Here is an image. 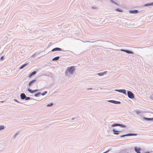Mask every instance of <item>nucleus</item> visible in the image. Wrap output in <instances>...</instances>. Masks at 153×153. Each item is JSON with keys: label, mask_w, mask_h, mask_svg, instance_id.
<instances>
[{"label": "nucleus", "mask_w": 153, "mask_h": 153, "mask_svg": "<svg viewBox=\"0 0 153 153\" xmlns=\"http://www.w3.org/2000/svg\"><path fill=\"white\" fill-rule=\"evenodd\" d=\"M74 70L75 68L74 67L71 66L68 68L67 71H68V72L71 74L73 73Z\"/></svg>", "instance_id": "nucleus-1"}, {"label": "nucleus", "mask_w": 153, "mask_h": 153, "mask_svg": "<svg viewBox=\"0 0 153 153\" xmlns=\"http://www.w3.org/2000/svg\"><path fill=\"white\" fill-rule=\"evenodd\" d=\"M127 94L128 97L132 99L134 97V95L131 91H128Z\"/></svg>", "instance_id": "nucleus-2"}, {"label": "nucleus", "mask_w": 153, "mask_h": 153, "mask_svg": "<svg viewBox=\"0 0 153 153\" xmlns=\"http://www.w3.org/2000/svg\"><path fill=\"white\" fill-rule=\"evenodd\" d=\"M61 50V49L59 48H55L52 50V51H60Z\"/></svg>", "instance_id": "nucleus-3"}, {"label": "nucleus", "mask_w": 153, "mask_h": 153, "mask_svg": "<svg viewBox=\"0 0 153 153\" xmlns=\"http://www.w3.org/2000/svg\"><path fill=\"white\" fill-rule=\"evenodd\" d=\"M30 93H33L34 92H36L38 91V90H35L33 91H32L31 89H30V88H28V89Z\"/></svg>", "instance_id": "nucleus-4"}, {"label": "nucleus", "mask_w": 153, "mask_h": 153, "mask_svg": "<svg viewBox=\"0 0 153 153\" xmlns=\"http://www.w3.org/2000/svg\"><path fill=\"white\" fill-rule=\"evenodd\" d=\"M21 97L22 99H24L26 98V96L24 94L22 93L21 94Z\"/></svg>", "instance_id": "nucleus-5"}, {"label": "nucleus", "mask_w": 153, "mask_h": 153, "mask_svg": "<svg viewBox=\"0 0 153 153\" xmlns=\"http://www.w3.org/2000/svg\"><path fill=\"white\" fill-rule=\"evenodd\" d=\"M130 13H137L138 12V11L137 10H130L129 11Z\"/></svg>", "instance_id": "nucleus-6"}, {"label": "nucleus", "mask_w": 153, "mask_h": 153, "mask_svg": "<svg viewBox=\"0 0 153 153\" xmlns=\"http://www.w3.org/2000/svg\"><path fill=\"white\" fill-rule=\"evenodd\" d=\"M36 73V71H34L32 73H31L30 75L29 76V77H32V76L33 75H35Z\"/></svg>", "instance_id": "nucleus-7"}, {"label": "nucleus", "mask_w": 153, "mask_h": 153, "mask_svg": "<svg viewBox=\"0 0 153 153\" xmlns=\"http://www.w3.org/2000/svg\"><path fill=\"white\" fill-rule=\"evenodd\" d=\"M119 92L122 93H123L124 94H126V91L124 89L119 90Z\"/></svg>", "instance_id": "nucleus-8"}, {"label": "nucleus", "mask_w": 153, "mask_h": 153, "mask_svg": "<svg viewBox=\"0 0 153 153\" xmlns=\"http://www.w3.org/2000/svg\"><path fill=\"white\" fill-rule=\"evenodd\" d=\"M36 81V80L34 79L31 81L29 83V85L30 86H32V84Z\"/></svg>", "instance_id": "nucleus-9"}, {"label": "nucleus", "mask_w": 153, "mask_h": 153, "mask_svg": "<svg viewBox=\"0 0 153 153\" xmlns=\"http://www.w3.org/2000/svg\"><path fill=\"white\" fill-rule=\"evenodd\" d=\"M106 72V71H105L102 73H99L98 74V75L100 76H102L104 75V74H105Z\"/></svg>", "instance_id": "nucleus-10"}, {"label": "nucleus", "mask_w": 153, "mask_h": 153, "mask_svg": "<svg viewBox=\"0 0 153 153\" xmlns=\"http://www.w3.org/2000/svg\"><path fill=\"white\" fill-rule=\"evenodd\" d=\"M134 150L135 151L137 152H140L141 149L140 148H137V147H135L134 148Z\"/></svg>", "instance_id": "nucleus-11"}, {"label": "nucleus", "mask_w": 153, "mask_h": 153, "mask_svg": "<svg viewBox=\"0 0 153 153\" xmlns=\"http://www.w3.org/2000/svg\"><path fill=\"white\" fill-rule=\"evenodd\" d=\"M113 131L114 132V134H119V131H117L115 129H113Z\"/></svg>", "instance_id": "nucleus-12"}, {"label": "nucleus", "mask_w": 153, "mask_h": 153, "mask_svg": "<svg viewBox=\"0 0 153 153\" xmlns=\"http://www.w3.org/2000/svg\"><path fill=\"white\" fill-rule=\"evenodd\" d=\"M132 134H132L129 133V134H125V135H122L121 136V137H123L126 136H131Z\"/></svg>", "instance_id": "nucleus-13"}, {"label": "nucleus", "mask_w": 153, "mask_h": 153, "mask_svg": "<svg viewBox=\"0 0 153 153\" xmlns=\"http://www.w3.org/2000/svg\"><path fill=\"white\" fill-rule=\"evenodd\" d=\"M144 119L147 120H153V118H148L146 117H144Z\"/></svg>", "instance_id": "nucleus-14"}, {"label": "nucleus", "mask_w": 153, "mask_h": 153, "mask_svg": "<svg viewBox=\"0 0 153 153\" xmlns=\"http://www.w3.org/2000/svg\"><path fill=\"white\" fill-rule=\"evenodd\" d=\"M122 51H124L128 53H133L131 52V51H128V50H122Z\"/></svg>", "instance_id": "nucleus-15"}, {"label": "nucleus", "mask_w": 153, "mask_h": 153, "mask_svg": "<svg viewBox=\"0 0 153 153\" xmlns=\"http://www.w3.org/2000/svg\"><path fill=\"white\" fill-rule=\"evenodd\" d=\"M59 56L53 58V60H58L59 59Z\"/></svg>", "instance_id": "nucleus-16"}, {"label": "nucleus", "mask_w": 153, "mask_h": 153, "mask_svg": "<svg viewBox=\"0 0 153 153\" xmlns=\"http://www.w3.org/2000/svg\"><path fill=\"white\" fill-rule=\"evenodd\" d=\"M53 105V103H50L47 105V106L49 107L52 106Z\"/></svg>", "instance_id": "nucleus-17"}, {"label": "nucleus", "mask_w": 153, "mask_h": 153, "mask_svg": "<svg viewBox=\"0 0 153 153\" xmlns=\"http://www.w3.org/2000/svg\"><path fill=\"white\" fill-rule=\"evenodd\" d=\"M27 65V64H24L23 65H22L21 67V68H20V69H22L26 65Z\"/></svg>", "instance_id": "nucleus-18"}, {"label": "nucleus", "mask_w": 153, "mask_h": 153, "mask_svg": "<svg viewBox=\"0 0 153 153\" xmlns=\"http://www.w3.org/2000/svg\"><path fill=\"white\" fill-rule=\"evenodd\" d=\"M4 127L3 126H0V130L3 129Z\"/></svg>", "instance_id": "nucleus-19"}, {"label": "nucleus", "mask_w": 153, "mask_h": 153, "mask_svg": "<svg viewBox=\"0 0 153 153\" xmlns=\"http://www.w3.org/2000/svg\"><path fill=\"white\" fill-rule=\"evenodd\" d=\"M119 126V124H114L112 125V126Z\"/></svg>", "instance_id": "nucleus-20"}, {"label": "nucleus", "mask_w": 153, "mask_h": 153, "mask_svg": "<svg viewBox=\"0 0 153 153\" xmlns=\"http://www.w3.org/2000/svg\"><path fill=\"white\" fill-rule=\"evenodd\" d=\"M40 94V93H38L35 94V96L36 97H37Z\"/></svg>", "instance_id": "nucleus-21"}, {"label": "nucleus", "mask_w": 153, "mask_h": 153, "mask_svg": "<svg viewBox=\"0 0 153 153\" xmlns=\"http://www.w3.org/2000/svg\"><path fill=\"white\" fill-rule=\"evenodd\" d=\"M116 10H117V11H119V12H122V10H120V9H116Z\"/></svg>", "instance_id": "nucleus-22"}, {"label": "nucleus", "mask_w": 153, "mask_h": 153, "mask_svg": "<svg viewBox=\"0 0 153 153\" xmlns=\"http://www.w3.org/2000/svg\"><path fill=\"white\" fill-rule=\"evenodd\" d=\"M47 93V91H44V92L43 93H42V95H45Z\"/></svg>", "instance_id": "nucleus-23"}, {"label": "nucleus", "mask_w": 153, "mask_h": 153, "mask_svg": "<svg viewBox=\"0 0 153 153\" xmlns=\"http://www.w3.org/2000/svg\"><path fill=\"white\" fill-rule=\"evenodd\" d=\"M119 126H120L121 127H125V126L122 125H120V124H119Z\"/></svg>", "instance_id": "nucleus-24"}, {"label": "nucleus", "mask_w": 153, "mask_h": 153, "mask_svg": "<svg viewBox=\"0 0 153 153\" xmlns=\"http://www.w3.org/2000/svg\"><path fill=\"white\" fill-rule=\"evenodd\" d=\"M111 102H112L114 103H116V102H117L116 101H113V100H111Z\"/></svg>", "instance_id": "nucleus-25"}, {"label": "nucleus", "mask_w": 153, "mask_h": 153, "mask_svg": "<svg viewBox=\"0 0 153 153\" xmlns=\"http://www.w3.org/2000/svg\"><path fill=\"white\" fill-rule=\"evenodd\" d=\"M25 98H26V100H29L30 99V97H26Z\"/></svg>", "instance_id": "nucleus-26"}, {"label": "nucleus", "mask_w": 153, "mask_h": 153, "mask_svg": "<svg viewBox=\"0 0 153 153\" xmlns=\"http://www.w3.org/2000/svg\"><path fill=\"white\" fill-rule=\"evenodd\" d=\"M110 0V1H111L112 3H114V4H117L116 2H114V1L112 0Z\"/></svg>", "instance_id": "nucleus-27"}, {"label": "nucleus", "mask_w": 153, "mask_h": 153, "mask_svg": "<svg viewBox=\"0 0 153 153\" xmlns=\"http://www.w3.org/2000/svg\"><path fill=\"white\" fill-rule=\"evenodd\" d=\"M3 59H4V57L3 56H1V60H3Z\"/></svg>", "instance_id": "nucleus-28"}, {"label": "nucleus", "mask_w": 153, "mask_h": 153, "mask_svg": "<svg viewBox=\"0 0 153 153\" xmlns=\"http://www.w3.org/2000/svg\"><path fill=\"white\" fill-rule=\"evenodd\" d=\"M152 99V100H153V94L152 95V98H151Z\"/></svg>", "instance_id": "nucleus-29"}, {"label": "nucleus", "mask_w": 153, "mask_h": 153, "mask_svg": "<svg viewBox=\"0 0 153 153\" xmlns=\"http://www.w3.org/2000/svg\"><path fill=\"white\" fill-rule=\"evenodd\" d=\"M108 151H106V152H104L103 153H106L108 152Z\"/></svg>", "instance_id": "nucleus-30"}, {"label": "nucleus", "mask_w": 153, "mask_h": 153, "mask_svg": "<svg viewBox=\"0 0 153 153\" xmlns=\"http://www.w3.org/2000/svg\"><path fill=\"white\" fill-rule=\"evenodd\" d=\"M137 153H140V152H137Z\"/></svg>", "instance_id": "nucleus-31"}, {"label": "nucleus", "mask_w": 153, "mask_h": 153, "mask_svg": "<svg viewBox=\"0 0 153 153\" xmlns=\"http://www.w3.org/2000/svg\"><path fill=\"white\" fill-rule=\"evenodd\" d=\"M145 153H149V152H146Z\"/></svg>", "instance_id": "nucleus-32"}]
</instances>
